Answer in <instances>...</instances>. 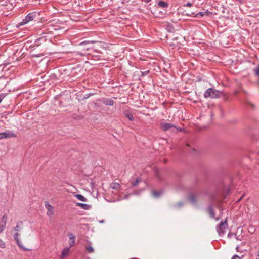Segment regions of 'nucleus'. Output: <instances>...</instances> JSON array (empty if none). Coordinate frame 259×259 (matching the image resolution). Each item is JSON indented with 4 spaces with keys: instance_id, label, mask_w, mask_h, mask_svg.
Wrapping results in <instances>:
<instances>
[{
    "instance_id": "obj_1",
    "label": "nucleus",
    "mask_w": 259,
    "mask_h": 259,
    "mask_svg": "<svg viewBox=\"0 0 259 259\" xmlns=\"http://www.w3.org/2000/svg\"><path fill=\"white\" fill-rule=\"evenodd\" d=\"M221 92L219 90H214L212 88H209L206 90L204 94V97L205 98L210 97L212 98H217L219 97Z\"/></svg>"
},
{
    "instance_id": "obj_2",
    "label": "nucleus",
    "mask_w": 259,
    "mask_h": 259,
    "mask_svg": "<svg viewBox=\"0 0 259 259\" xmlns=\"http://www.w3.org/2000/svg\"><path fill=\"white\" fill-rule=\"evenodd\" d=\"M227 227V220H225L224 222H221L217 227V231L219 235L224 234Z\"/></svg>"
},
{
    "instance_id": "obj_3",
    "label": "nucleus",
    "mask_w": 259,
    "mask_h": 259,
    "mask_svg": "<svg viewBox=\"0 0 259 259\" xmlns=\"http://www.w3.org/2000/svg\"><path fill=\"white\" fill-rule=\"evenodd\" d=\"M16 137V135L13 132L10 131H7L0 133V139H2L4 138H11Z\"/></svg>"
},
{
    "instance_id": "obj_4",
    "label": "nucleus",
    "mask_w": 259,
    "mask_h": 259,
    "mask_svg": "<svg viewBox=\"0 0 259 259\" xmlns=\"http://www.w3.org/2000/svg\"><path fill=\"white\" fill-rule=\"evenodd\" d=\"M160 128L164 131H166L172 128H176V126L174 124L165 122H161L160 124Z\"/></svg>"
},
{
    "instance_id": "obj_5",
    "label": "nucleus",
    "mask_w": 259,
    "mask_h": 259,
    "mask_svg": "<svg viewBox=\"0 0 259 259\" xmlns=\"http://www.w3.org/2000/svg\"><path fill=\"white\" fill-rule=\"evenodd\" d=\"M19 234L18 232H16V233L14 235V239L16 240V242H17V245L20 247L22 249L24 250H29V249L25 248V247H24L21 243V242L20 241V239H19Z\"/></svg>"
},
{
    "instance_id": "obj_6",
    "label": "nucleus",
    "mask_w": 259,
    "mask_h": 259,
    "mask_svg": "<svg viewBox=\"0 0 259 259\" xmlns=\"http://www.w3.org/2000/svg\"><path fill=\"white\" fill-rule=\"evenodd\" d=\"M45 206L46 208L47 209L48 211L47 212V215L48 216H52L54 214V208L48 202H46L45 203Z\"/></svg>"
},
{
    "instance_id": "obj_7",
    "label": "nucleus",
    "mask_w": 259,
    "mask_h": 259,
    "mask_svg": "<svg viewBox=\"0 0 259 259\" xmlns=\"http://www.w3.org/2000/svg\"><path fill=\"white\" fill-rule=\"evenodd\" d=\"M35 17V15L33 13H29L26 17L25 19L23 20V21L21 22L22 25H24L28 22L32 21L34 19Z\"/></svg>"
},
{
    "instance_id": "obj_8",
    "label": "nucleus",
    "mask_w": 259,
    "mask_h": 259,
    "mask_svg": "<svg viewBox=\"0 0 259 259\" xmlns=\"http://www.w3.org/2000/svg\"><path fill=\"white\" fill-rule=\"evenodd\" d=\"M68 236L69 238V244L70 248L74 245L75 236L72 233H68Z\"/></svg>"
},
{
    "instance_id": "obj_9",
    "label": "nucleus",
    "mask_w": 259,
    "mask_h": 259,
    "mask_svg": "<svg viewBox=\"0 0 259 259\" xmlns=\"http://www.w3.org/2000/svg\"><path fill=\"white\" fill-rule=\"evenodd\" d=\"M70 247H66L63 249L61 252V257H64L66 256L69 253L70 251Z\"/></svg>"
},
{
    "instance_id": "obj_10",
    "label": "nucleus",
    "mask_w": 259,
    "mask_h": 259,
    "mask_svg": "<svg viewBox=\"0 0 259 259\" xmlns=\"http://www.w3.org/2000/svg\"><path fill=\"white\" fill-rule=\"evenodd\" d=\"M111 187L114 190H118L120 189L121 186L118 183H112L110 185Z\"/></svg>"
},
{
    "instance_id": "obj_11",
    "label": "nucleus",
    "mask_w": 259,
    "mask_h": 259,
    "mask_svg": "<svg viewBox=\"0 0 259 259\" xmlns=\"http://www.w3.org/2000/svg\"><path fill=\"white\" fill-rule=\"evenodd\" d=\"M75 197L77 198L78 200L80 201H83V202H87V199L84 197L83 195L81 194H76L75 195Z\"/></svg>"
},
{
    "instance_id": "obj_12",
    "label": "nucleus",
    "mask_w": 259,
    "mask_h": 259,
    "mask_svg": "<svg viewBox=\"0 0 259 259\" xmlns=\"http://www.w3.org/2000/svg\"><path fill=\"white\" fill-rule=\"evenodd\" d=\"M103 103L106 105L112 106L114 104V101L112 99H106L103 101Z\"/></svg>"
},
{
    "instance_id": "obj_13",
    "label": "nucleus",
    "mask_w": 259,
    "mask_h": 259,
    "mask_svg": "<svg viewBox=\"0 0 259 259\" xmlns=\"http://www.w3.org/2000/svg\"><path fill=\"white\" fill-rule=\"evenodd\" d=\"M158 6L161 8H167L168 7V4L164 1H160L158 3Z\"/></svg>"
},
{
    "instance_id": "obj_14",
    "label": "nucleus",
    "mask_w": 259,
    "mask_h": 259,
    "mask_svg": "<svg viewBox=\"0 0 259 259\" xmlns=\"http://www.w3.org/2000/svg\"><path fill=\"white\" fill-rule=\"evenodd\" d=\"M76 205L80 207L81 208L84 209H88L89 208V205L87 204L81 203H76Z\"/></svg>"
},
{
    "instance_id": "obj_15",
    "label": "nucleus",
    "mask_w": 259,
    "mask_h": 259,
    "mask_svg": "<svg viewBox=\"0 0 259 259\" xmlns=\"http://www.w3.org/2000/svg\"><path fill=\"white\" fill-rule=\"evenodd\" d=\"M125 115L128 119L131 121H133L134 119V118L132 115V113H130L129 112H127L125 113Z\"/></svg>"
},
{
    "instance_id": "obj_16",
    "label": "nucleus",
    "mask_w": 259,
    "mask_h": 259,
    "mask_svg": "<svg viewBox=\"0 0 259 259\" xmlns=\"http://www.w3.org/2000/svg\"><path fill=\"white\" fill-rule=\"evenodd\" d=\"M22 224V222H21V221H20L17 223L16 226L14 229V230L16 232H19L20 231V230L21 229V227L19 226V224L21 225Z\"/></svg>"
},
{
    "instance_id": "obj_17",
    "label": "nucleus",
    "mask_w": 259,
    "mask_h": 259,
    "mask_svg": "<svg viewBox=\"0 0 259 259\" xmlns=\"http://www.w3.org/2000/svg\"><path fill=\"white\" fill-rule=\"evenodd\" d=\"M7 222V217L6 215H4L2 217L1 222H0L1 224H5L6 225V223Z\"/></svg>"
},
{
    "instance_id": "obj_18",
    "label": "nucleus",
    "mask_w": 259,
    "mask_h": 259,
    "mask_svg": "<svg viewBox=\"0 0 259 259\" xmlns=\"http://www.w3.org/2000/svg\"><path fill=\"white\" fill-rule=\"evenodd\" d=\"M208 212L210 214V215H211V217L213 218V219H215V217H214V211H213L212 208L211 206H210L209 208H208Z\"/></svg>"
},
{
    "instance_id": "obj_19",
    "label": "nucleus",
    "mask_w": 259,
    "mask_h": 259,
    "mask_svg": "<svg viewBox=\"0 0 259 259\" xmlns=\"http://www.w3.org/2000/svg\"><path fill=\"white\" fill-rule=\"evenodd\" d=\"M141 181V179L138 178L136 179L135 181L132 182V184L133 186H135L138 185V184Z\"/></svg>"
},
{
    "instance_id": "obj_20",
    "label": "nucleus",
    "mask_w": 259,
    "mask_h": 259,
    "mask_svg": "<svg viewBox=\"0 0 259 259\" xmlns=\"http://www.w3.org/2000/svg\"><path fill=\"white\" fill-rule=\"evenodd\" d=\"M189 199L191 201V202L193 203H196V196L194 194H191L189 196Z\"/></svg>"
},
{
    "instance_id": "obj_21",
    "label": "nucleus",
    "mask_w": 259,
    "mask_h": 259,
    "mask_svg": "<svg viewBox=\"0 0 259 259\" xmlns=\"http://www.w3.org/2000/svg\"><path fill=\"white\" fill-rule=\"evenodd\" d=\"M86 250L89 253H93L94 251V248L91 246L86 247Z\"/></svg>"
},
{
    "instance_id": "obj_22",
    "label": "nucleus",
    "mask_w": 259,
    "mask_h": 259,
    "mask_svg": "<svg viewBox=\"0 0 259 259\" xmlns=\"http://www.w3.org/2000/svg\"><path fill=\"white\" fill-rule=\"evenodd\" d=\"M183 203L182 202H178V203L175 204L173 205V207L174 208H179V207H181L182 206H183Z\"/></svg>"
},
{
    "instance_id": "obj_23",
    "label": "nucleus",
    "mask_w": 259,
    "mask_h": 259,
    "mask_svg": "<svg viewBox=\"0 0 259 259\" xmlns=\"http://www.w3.org/2000/svg\"><path fill=\"white\" fill-rule=\"evenodd\" d=\"M161 195V193L158 191H154L152 193V195L155 197H158Z\"/></svg>"
},
{
    "instance_id": "obj_24",
    "label": "nucleus",
    "mask_w": 259,
    "mask_h": 259,
    "mask_svg": "<svg viewBox=\"0 0 259 259\" xmlns=\"http://www.w3.org/2000/svg\"><path fill=\"white\" fill-rule=\"evenodd\" d=\"M6 225L0 223V233L3 232L6 228Z\"/></svg>"
},
{
    "instance_id": "obj_25",
    "label": "nucleus",
    "mask_w": 259,
    "mask_h": 259,
    "mask_svg": "<svg viewBox=\"0 0 259 259\" xmlns=\"http://www.w3.org/2000/svg\"><path fill=\"white\" fill-rule=\"evenodd\" d=\"M5 243L2 240L0 239V247L1 248H5Z\"/></svg>"
},
{
    "instance_id": "obj_26",
    "label": "nucleus",
    "mask_w": 259,
    "mask_h": 259,
    "mask_svg": "<svg viewBox=\"0 0 259 259\" xmlns=\"http://www.w3.org/2000/svg\"><path fill=\"white\" fill-rule=\"evenodd\" d=\"M5 95L4 94H0V103L1 102L2 100L5 98Z\"/></svg>"
},
{
    "instance_id": "obj_27",
    "label": "nucleus",
    "mask_w": 259,
    "mask_h": 259,
    "mask_svg": "<svg viewBox=\"0 0 259 259\" xmlns=\"http://www.w3.org/2000/svg\"><path fill=\"white\" fill-rule=\"evenodd\" d=\"M149 72V70H147V71H144V72H142V75L144 76V75H146L147 74H148V73Z\"/></svg>"
},
{
    "instance_id": "obj_28",
    "label": "nucleus",
    "mask_w": 259,
    "mask_h": 259,
    "mask_svg": "<svg viewBox=\"0 0 259 259\" xmlns=\"http://www.w3.org/2000/svg\"><path fill=\"white\" fill-rule=\"evenodd\" d=\"M255 73L256 75L259 74V66L257 67V68L255 69Z\"/></svg>"
},
{
    "instance_id": "obj_29",
    "label": "nucleus",
    "mask_w": 259,
    "mask_h": 259,
    "mask_svg": "<svg viewBox=\"0 0 259 259\" xmlns=\"http://www.w3.org/2000/svg\"><path fill=\"white\" fill-rule=\"evenodd\" d=\"M234 236H235V234L232 233H229L228 235L229 238H231Z\"/></svg>"
},
{
    "instance_id": "obj_30",
    "label": "nucleus",
    "mask_w": 259,
    "mask_h": 259,
    "mask_svg": "<svg viewBox=\"0 0 259 259\" xmlns=\"http://www.w3.org/2000/svg\"><path fill=\"white\" fill-rule=\"evenodd\" d=\"M232 259H240V257L238 255H234L232 257Z\"/></svg>"
},
{
    "instance_id": "obj_31",
    "label": "nucleus",
    "mask_w": 259,
    "mask_h": 259,
    "mask_svg": "<svg viewBox=\"0 0 259 259\" xmlns=\"http://www.w3.org/2000/svg\"><path fill=\"white\" fill-rule=\"evenodd\" d=\"M192 4L190 2H188L186 4V6L187 7H191V6H192Z\"/></svg>"
},
{
    "instance_id": "obj_32",
    "label": "nucleus",
    "mask_w": 259,
    "mask_h": 259,
    "mask_svg": "<svg viewBox=\"0 0 259 259\" xmlns=\"http://www.w3.org/2000/svg\"><path fill=\"white\" fill-rule=\"evenodd\" d=\"M205 13V12H199V13L197 14V15H200L201 16H203L204 15V14Z\"/></svg>"
},
{
    "instance_id": "obj_33",
    "label": "nucleus",
    "mask_w": 259,
    "mask_h": 259,
    "mask_svg": "<svg viewBox=\"0 0 259 259\" xmlns=\"http://www.w3.org/2000/svg\"><path fill=\"white\" fill-rule=\"evenodd\" d=\"M129 196H130V195H126L122 199H127L129 197Z\"/></svg>"
},
{
    "instance_id": "obj_34",
    "label": "nucleus",
    "mask_w": 259,
    "mask_h": 259,
    "mask_svg": "<svg viewBox=\"0 0 259 259\" xmlns=\"http://www.w3.org/2000/svg\"><path fill=\"white\" fill-rule=\"evenodd\" d=\"M256 259H259V250L257 252V254H256Z\"/></svg>"
},
{
    "instance_id": "obj_35",
    "label": "nucleus",
    "mask_w": 259,
    "mask_h": 259,
    "mask_svg": "<svg viewBox=\"0 0 259 259\" xmlns=\"http://www.w3.org/2000/svg\"><path fill=\"white\" fill-rule=\"evenodd\" d=\"M142 1H144L146 3H148L151 0H142Z\"/></svg>"
},
{
    "instance_id": "obj_36",
    "label": "nucleus",
    "mask_w": 259,
    "mask_h": 259,
    "mask_svg": "<svg viewBox=\"0 0 259 259\" xmlns=\"http://www.w3.org/2000/svg\"><path fill=\"white\" fill-rule=\"evenodd\" d=\"M86 43H87V41H83V42H82L80 43V44H79V45H82V44H86Z\"/></svg>"
},
{
    "instance_id": "obj_37",
    "label": "nucleus",
    "mask_w": 259,
    "mask_h": 259,
    "mask_svg": "<svg viewBox=\"0 0 259 259\" xmlns=\"http://www.w3.org/2000/svg\"><path fill=\"white\" fill-rule=\"evenodd\" d=\"M236 249L237 251H238V252L239 251V246H237L236 247Z\"/></svg>"
},
{
    "instance_id": "obj_38",
    "label": "nucleus",
    "mask_w": 259,
    "mask_h": 259,
    "mask_svg": "<svg viewBox=\"0 0 259 259\" xmlns=\"http://www.w3.org/2000/svg\"><path fill=\"white\" fill-rule=\"evenodd\" d=\"M236 239H237V240H240V239H239L238 237H236Z\"/></svg>"
},
{
    "instance_id": "obj_39",
    "label": "nucleus",
    "mask_w": 259,
    "mask_h": 259,
    "mask_svg": "<svg viewBox=\"0 0 259 259\" xmlns=\"http://www.w3.org/2000/svg\"><path fill=\"white\" fill-rule=\"evenodd\" d=\"M241 198H242V197H241V198H240L238 200V201H240V200L241 199Z\"/></svg>"
},
{
    "instance_id": "obj_40",
    "label": "nucleus",
    "mask_w": 259,
    "mask_h": 259,
    "mask_svg": "<svg viewBox=\"0 0 259 259\" xmlns=\"http://www.w3.org/2000/svg\"><path fill=\"white\" fill-rule=\"evenodd\" d=\"M177 130H179V131H180V128H177Z\"/></svg>"
},
{
    "instance_id": "obj_41",
    "label": "nucleus",
    "mask_w": 259,
    "mask_h": 259,
    "mask_svg": "<svg viewBox=\"0 0 259 259\" xmlns=\"http://www.w3.org/2000/svg\"><path fill=\"white\" fill-rule=\"evenodd\" d=\"M101 223H103V221H100Z\"/></svg>"
}]
</instances>
